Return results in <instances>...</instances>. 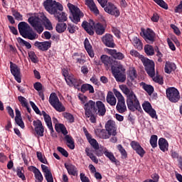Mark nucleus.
Masks as SVG:
<instances>
[{"label": "nucleus", "instance_id": "obj_17", "mask_svg": "<svg viewBox=\"0 0 182 182\" xmlns=\"http://www.w3.org/2000/svg\"><path fill=\"white\" fill-rule=\"evenodd\" d=\"M102 42L108 48H116L114 40H113V36L107 33L102 38Z\"/></svg>", "mask_w": 182, "mask_h": 182}, {"label": "nucleus", "instance_id": "obj_30", "mask_svg": "<svg viewBox=\"0 0 182 182\" xmlns=\"http://www.w3.org/2000/svg\"><path fill=\"white\" fill-rule=\"evenodd\" d=\"M42 115L43 116L45 122L47 124L49 130L51 132V133H53V126L52 125V118H50V116H49V114H48L44 111L42 112Z\"/></svg>", "mask_w": 182, "mask_h": 182}, {"label": "nucleus", "instance_id": "obj_14", "mask_svg": "<svg viewBox=\"0 0 182 182\" xmlns=\"http://www.w3.org/2000/svg\"><path fill=\"white\" fill-rule=\"evenodd\" d=\"M104 11L107 12V14H109V15H112L117 18V16H120V11L119 9L114 6V4L109 3L105 8Z\"/></svg>", "mask_w": 182, "mask_h": 182}, {"label": "nucleus", "instance_id": "obj_42", "mask_svg": "<svg viewBox=\"0 0 182 182\" xmlns=\"http://www.w3.org/2000/svg\"><path fill=\"white\" fill-rule=\"evenodd\" d=\"M55 130L58 133H62L64 136L68 134V130L66 129V127L62 124H55Z\"/></svg>", "mask_w": 182, "mask_h": 182}, {"label": "nucleus", "instance_id": "obj_44", "mask_svg": "<svg viewBox=\"0 0 182 182\" xmlns=\"http://www.w3.org/2000/svg\"><path fill=\"white\" fill-rule=\"evenodd\" d=\"M105 156L112 161V163H114L115 164H117V159H116V157H114V155L113 153L109 151L107 149H105L104 151Z\"/></svg>", "mask_w": 182, "mask_h": 182}, {"label": "nucleus", "instance_id": "obj_26", "mask_svg": "<svg viewBox=\"0 0 182 182\" xmlns=\"http://www.w3.org/2000/svg\"><path fill=\"white\" fill-rule=\"evenodd\" d=\"M18 31L21 36H24V35L31 29V26L29 24L25 21H22L18 25Z\"/></svg>", "mask_w": 182, "mask_h": 182}, {"label": "nucleus", "instance_id": "obj_56", "mask_svg": "<svg viewBox=\"0 0 182 182\" xmlns=\"http://www.w3.org/2000/svg\"><path fill=\"white\" fill-rule=\"evenodd\" d=\"M154 1L161 8H164V9H168V5L163 0H154Z\"/></svg>", "mask_w": 182, "mask_h": 182}, {"label": "nucleus", "instance_id": "obj_21", "mask_svg": "<svg viewBox=\"0 0 182 182\" xmlns=\"http://www.w3.org/2000/svg\"><path fill=\"white\" fill-rule=\"evenodd\" d=\"M41 170L44 173V177L48 182H53V176L50 168L46 165L41 164Z\"/></svg>", "mask_w": 182, "mask_h": 182}, {"label": "nucleus", "instance_id": "obj_38", "mask_svg": "<svg viewBox=\"0 0 182 182\" xmlns=\"http://www.w3.org/2000/svg\"><path fill=\"white\" fill-rule=\"evenodd\" d=\"M97 136H99L100 139H109L112 134L109 132L107 131V129H102L101 131H98L96 132Z\"/></svg>", "mask_w": 182, "mask_h": 182}, {"label": "nucleus", "instance_id": "obj_13", "mask_svg": "<svg viewBox=\"0 0 182 182\" xmlns=\"http://www.w3.org/2000/svg\"><path fill=\"white\" fill-rule=\"evenodd\" d=\"M34 130L38 137H43V133H45V127L42 124V122L39 119L34 120L33 122Z\"/></svg>", "mask_w": 182, "mask_h": 182}, {"label": "nucleus", "instance_id": "obj_52", "mask_svg": "<svg viewBox=\"0 0 182 182\" xmlns=\"http://www.w3.org/2000/svg\"><path fill=\"white\" fill-rule=\"evenodd\" d=\"M117 149H118L119 153H121L122 159L127 158V152L126 151V149H124L123 146H122V144L117 145Z\"/></svg>", "mask_w": 182, "mask_h": 182}, {"label": "nucleus", "instance_id": "obj_12", "mask_svg": "<svg viewBox=\"0 0 182 182\" xmlns=\"http://www.w3.org/2000/svg\"><path fill=\"white\" fill-rule=\"evenodd\" d=\"M84 110L85 116H90L92 113H96V102L93 100H90L89 102H86L84 105Z\"/></svg>", "mask_w": 182, "mask_h": 182}, {"label": "nucleus", "instance_id": "obj_8", "mask_svg": "<svg viewBox=\"0 0 182 182\" xmlns=\"http://www.w3.org/2000/svg\"><path fill=\"white\" fill-rule=\"evenodd\" d=\"M49 102L57 112H65L66 110V108H65V106H63V104H61L60 101H59V98L58 97V95H56L55 93H51L49 98Z\"/></svg>", "mask_w": 182, "mask_h": 182}, {"label": "nucleus", "instance_id": "obj_20", "mask_svg": "<svg viewBox=\"0 0 182 182\" xmlns=\"http://www.w3.org/2000/svg\"><path fill=\"white\" fill-rule=\"evenodd\" d=\"M11 65V73L13 74V75L15 77V80H16V82H18V83H21V70L19 69V68L18 67V65H16V64H14L12 63H10Z\"/></svg>", "mask_w": 182, "mask_h": 182}, {"label": "nucleus", "instance_id": "obj_46", "mask_svg": "<svg viewBox=\"0 0 182 182\" xmlns=\"http://www.w3.org/2000/svg\"><path fill=\"white\" fill-rule=\"evenodd\" d=\"M94 29L97 35H103V33H105V26H103L102 23H98L94 25Z\"/></svg>", "mask_w": 182, "mask_h": 182}, {"label": "nucleus", "instance_id": "obj_57", "mask_svg": "<svg viewBox=\"0 0 182 182\" xmlns=\"http://www.w3.org/2000/svg\"><path fill=\"white\" fill-rule=\"evenodd\" d=\"M28 56L31 62H33V63H38V57L36 56V54H35V52L33 51L28 52Z\"/></svg>", "mask_w": 182, "mask_h": 182}, {"label": "nucleus", "instance_id": "obj_60", "mask_svg": "<svg viewBox=\"0 0 182 182\" xmlns=\"http://www.w3.org/2000/svg\"><path fill=\"white\" fill-rule=\"evenodd\" d=\"M33 87L37 90V92H41L43 88V86L42 85V83L37 82L33 84Z\"/></svg>", "mask_w": 182, "mask_h": 182}, {"label": "nucleus", "instance_id": "obj_11", "mask_svg": "<svg viewBox=\"0 0 182 182\" xmlns=\"http://www.w3.org/2000/svg\"><path fill=\"white\" fill-rule=\"evenodd\" d=\"M141 35L143 36L144 39H145L147 43H153L156 39V34L154 31L150 28H141Z\"/></svg>", "mask_w": 182, "mask_h": 182}, {"label": "nucleus", "instance_id": "obj_19", "mask_svg": "<svg viewBox=\"0 0 182 182\" xmlns=\"http://www.w3.org/2000/svg\"><path fill=\"white\" fill-rule=\"evenodd\" d=\"M28 170L33 173L34 177L36 178L35 182L43 181V175H42V172H41V171H39L38 168L33 166H31L28 167Z\"/></svg>", "mask_w": 182, "mask_h": 182}, {"label": "nucleus", "instance_id": "obj_49", "mask_svg": "<svg viewBox=\"0 0 182 182\" xmlns=\"http://www.w3.org/2000/svg\"><path fill=\"white\" fill-rule=\"evenodd\" d=\"M144 52L148 56H153L154 55V48L149 44L145 45Z\"/></svg>", "mask_w": 182, "mask_h": 182}, {"label": "nucleus", "instance_id": "obj_63", "mask_svg": "<svg viewBox=\"0 0 182 182\" xmlns=\"http://www.w3.org/2000/svg\"><path fill=\"white\" fill-rule=\"evenodd\" d=\"M176 14H182V1L180 2L179 5L175 8Z\"/></svg>", "mask_w": 182, "mask_h": 182}, {"label": "nucleus", "instance_id": "obj_34", "mask_svg": "<svg viewBox=\"0 0 182 182\" xmlns=\"http://www.w3.org/2000/svg\"><path fill=\"white\" fill-rule=\"evenodd\" d=\"M177 69V66L174 63L166 62L165 64L164 70L166 73L170 74Z\"/></svg>", "mask_w": 182, "mask_h": 182}, {"label": "nucleus", "instance_id": "obj_16", "mask_svg": "<svg viewBox=\"0 0 182 182\" xmlns=\"http://www.w3.org/2000/svg\"><path fill=\"white\" fill-rule=\"evenodd\" d=\"M130 146L132 149H133V150H134V151H136V153L140 156V157H144V154H146V151H144V149L141 147L140 143H139L137 141H132Z\"/></svg>", "mask_w": 182, "mask_h": 182}, {"label": "nucleus", "instance_id": "obj_29", "mask_svg": "<svg viewBox=\"0 0 182 182\" xmlns=\"http://www.w3.org/2000/svg\"><path fill=\"white\" fill-rule=\"evenodd\" d=\"M65 167L70 176H76V174H77V168L76 166H75V165L70 163H65Z\"/></svg>", "mask_w": 182, "mask_h": 182}, {"label": "nucleus", "instance_id": "obj_64", "mask_svg": "<svg viewBox=\"0 0 182 182\" xmlns=\"http://www.w3.org/2000/svg\"><path fill=\"white\" fill-rule=\"evenodd\" d=\"M80 177L82 182H90V181L89 180V178H87L85 175V173H80Z\"/></svg>", "mask_w": 182, "mask_h": 182}, {"label": "nucleus", "instance_id": "obj_25", "mask_svg": "<svg viewBox=\"0 0 182 182\" xmlns=\"http://www.w3.org/2000/svg\"><path fill=\"white\" fill-rule=\"evenodd\" d=\"M84 133L91 146L95 149V150H99V143H97V141L96 139L92 138V135L89 134L87 132V129L86 128H84Z\"/></svg>", "mask_w": 182, "mask_h": 182}, {"label": "nucleus", "instance_id": "obj_53", "mask_svg": "<svg viewBox=\"0 0 182 182\" xmlns=\"http://www.w3.org/2000/svg\"><path fill=\"white\" fill-rule=\"evenodd\" d=\"M156 74L153 75V77L150 76V77H151L154 80V82H156V83H159V85H163L164 82H163V77H161L159 75H156Z\"/></svg>", "mask_w": 182, "mask_h": 182}, {"label": "nucleus", "instance_id": "obj_54", "mask_svg": "<svg viewBox=\"0 0 182 182\" xmlns=\"http://www.w3.org/2000/svg\"><path fill=\"white\" fill-rule=\"evenodd\" d=\"M157 135H152L150 139V144L153 149L157 147Z\"/></svg>", "mask_w": 182, "mask_h": 182}, {"label": "nucleus", "instance_id": "obj_7", "mask_svg": "<svg viewBox=\"0 0 182 182\" xmlns=\"http://www.w3.org/2000/svg\"><path fill=\"white\" fill-rule=\"evenodd\" d=\"M63 75L65 77V82H67L69 86H75V87H79L83 82L82 80H79L73 75H69V72L66 69L63 70Z\"/></svg>", "mask_w": 182, "mask_h": 182}, {"label": "nucleus", "instance_id": "obj_32", "mask_svg": "<svg viewBox=\"0 0 182 182\" xmlns=\"http://www.w3.org/2000/svg\"><path fill=\"white\" fill-rule=\"evenodd\" d=\"M160 150L167 151L168 150V141L164 138H160L158 141Z\"/></svg>", "mask_w": 182, "mask_h": 182}, {"label": "nucleus", "instance_id": "obj_15", "mask_svg": "<svg viewBox=\"0 0 182 182\" xmlns=\"http://www.w3.org/2000/svg\"><path fill=\"white\" fill-rule=\"evenodd\" d=\"M142 107L144 112H146V113H148V114H149V116H151L152 119H157V114L156 112V110L153 109L150 102L145 101L142 104Z\"/></svg>", "mask_w": 182, "mask_h": 182}, {"label": "nucleus", "instance_id": "obj_9", "mask_svg": "<svg viewBox=\"0 0 182 182\" xmlns=\"http://www.w3.org/2000/svg\"><path fill=\"white\" fill-rule=\"evenodd\" d=\"M141 59L149 76H154V75H156V70L154 69V62L146 57H141Z\"/></svg>", "mask_w": 182, "mask_h": 182}, {"label": "nucleus", "instance_id": "obj_1", "mask_svg": "<svg viewBox=\"0 0 182 182\" xmlns=\"http://www.w3.org/2000/svg\"><path fill=\"white\" fill-rule=\"evenodd\" d=\"M45 9L51 15H55L58 22H65L68 21V14L63 11V6L59 2L53 0H46L43 3Z\"/></svg>", "mask_w": 182, "mask_h": 182}, {"label": "nucleus", "instance_id": "obj_10", "mask_svg": "<svg viewBox=\"0 0 182 182\" xmlns=\"http://www.w3.org/2000/svg\"><path fill=\"white\" fill-rule=\"evenodd\" d=\"M166 97L172 103H177L180 100V92L176 87H168L166 89Z\"/></svg>", "mask_w": 182, "mask_h": 182}, {"label": "nucleus", "instance_id": "obj_43", "mask_svg": "<svg viewBox=\"0 0 182 182\" xmlns=\"http://www.w3.org/2000/svg\"><path fill=\"white\" fill-rule=\"evenodd\" d=\"M65 140L67 141L68 147L71 149V150H73V149H75V141L73 140V138L69 135H65Z\"/></svg>", "mask_w": 182, "mask_h": 182}, {"label": "nucleus", "instance_id": "obj_50", "mask_svg": "<svg viewBox=\"0 0 182 182\" xmlns=\"http://www.w3.org/2000/svg\"><path fill=\"white\" fill-rule=\"evenodd\" d=\"M17 42L19 45H21V46H26L27 49H31V48H32V45H31L29 42L22 39L21 38H17Z\"/></svg>", "mask_w": 182, "mask_h": 182}, {"label": "nucleus", "instance_id": "obj_55", "mask_svg": "<svg viewBox=\"0 0 182 182\" xmlns=\"http://www.w3.org/2000/svg\"><path fill=\"white\" fill-rule=\"evenodd\" d=\"M37 157L41 161V163H43V164H48V160H46V158L42 154V152H37Z\"/></svg>", "mask_w": 182, "mask_h": 182}, {"label": "nucleus", "instance_id": "obj_36", "mask_svg": "<svg viewBox=\"0 0 182 182\" xmlns=\"http://www.w3.org/2000/svg\"><path fill=\"white\" fill-rule=\"evenodd\" d=\"M140 86H141L142 89L149 95V96H151L153 95V92H154V87L150 85L146 84V82H141Z\"/></svg>", "mask_w": 182, "mask_h": 182}, {"label": "nucleus", "instance_id": "obj_22", "mask_svg": "<svg viewBox=\"0 0 182 182\" xmlns=\"http://www.w3.org/2000/svg\"><path fill=\"white\" fill-rule=\"evenodd\" d=\"M105 129L107 131H108L112 136H116L117 134L116 132V130L117 127H116V122L113 120H109L107 121V124H105Z\"/></svg>", "mask_w": 182, "mask_h": 182}, {"label": "nucleus", "instance_id": "obj_31", "mask_svg": "<svg viewBox=\"0 0 182 182\" xmlns=\"http://www.w3.org/2000/svg\"><path fill=\"white\" fill-rule=\"evenodd\" d=\"M84 46L85 50H87L89 56L90 58H95V52L93 51V48L92 47V45H90V43L89 42V39L86 38L85 40Z\"/></svg>", "mask_w": 182, "mask_h": 182}, {"label": "nucleus", "instance_id": "obj_37", "mask_svg": "<svg viewBox=\"0 0 182 182\" xmlns=\"http://www.w3.org/2000/svg\"><path fill=\"white\" fill-rule=\"evenodd\" d=\"M23 38L26 39H30V41H35V39H38V34L32 31L31 28L24 36Z\"/></svg>", "mask_w": 182, "mask_h": 182}, {"label": "nucleus", "instance_id": "obj_2", "mask_svg": "<svg viewBox=\"0 0 182 182\" xmlns=\"http://www.w3.org/2000/svg\"><path fill=\"white\" fill-rule=\"evenodd\" d=\"M28 22L38 32V33H42L43 32V26L42 23L44 22V25L48 31H52L53 27L52 23L42 13L36 14L34 16H31L28 18Z\"/></svg>", "mask_w": 182, "mask_h": 182}, {"label": "nucleus", "instance_id": "obj_3", "mask_svg": "<svg viewBox=\"0 0 182 182\" xmlns=\"http://www.w3.org/2000/svg\"><path fill=\"white\" fill-rule=\"evenodd\" d=\"M120 90L127 96V107L131 112H136V110H140V102L137 100V97L133 92V90L129 89L127 85H120L119 86Z\"/></svg>", "mask_w": 182, "mask_h": 182}, {"label": "nucleus", "instance_id": "obj_4", "mask_svg": "<svg viewBox=\"0 0 182 182\" xmlns=\"http://www.w3.org/2000/svg\"><path fill=\"white\" fill-rule=\"evenodd\" d=\"M67 6L71 14L70 19H71L72 22L74 23H79V22H80V19L85 16L83 11H81L77 6L73 5L70 3H68Z\"/></svg>", "mask_w": 182, "mask_h": 182}, {"label": "nucleus", "instance_id": "obj_47", "mask_svg": "<svg viewBox=\"0 0 182 182\" xmlns=\"http://www.w3.org/2000/svg\"><path fill=\"white\" fill-rule=\"evenodd\" d=\"M18 101L20 102L21 106H23V107H26L27 109V111L28 112V113H31V109L28 106V101L26 100V98H25L22 96H19L18 97Z\"/></svg>", "mask_w": 182, "mask_h": 182}, {"label": "nucleus", "instance_id": "obj_23", "mask_svg": "<svg viewBox=\"0 0 182 182\" xmlns=\"http://www.w3.org/2000/svg\"><path fill=\"white\" fill-rule=\"evenodd\" d=\"M105 52H107L108 55H111L114 59H117L118 60H123V59H124V54L117 52L115 49L107 48Z\"/></svg>", "mask_w": 182, "mask_h": 182}, {"label": "nucleus", "instance_id": "obj_35", "mask_svg": "<svg viewBox=\"0 0 182 182\" xmlns=\"http://www.w3.org/2000/svg\"><path fill=\"white\" fill-rule=\"evenodd\" d=\"M95 105L97 106L99 115L105 116V114H106V107L105 106V104H103L102 101H97Z\"/></svg>", "mask_w": 182, "mask_h": 182}, {"label": "nucleus", "instance_id": "obj_51", "mask_svg": "<svg viewBox=\"0 0 182 182\" xmlns=\"http://www.w3.org/2000/svg\"><path fill=\"white\" fill-rule=\"evenodd\" d=\"M66 28H68V26L65 23H58L56 26V31L58 32V33H63L64 31H66Z\"/></svg>", "mask_w": 182, "mask_h": 182}, {"label": "nucleus", "instance_id": "obj_6", "mask_svg": "<svg viewBox=\"0 0 182 182\" xmlns=\"http://www.w3.org/2000/svg\"><path fill=\"white\" fill-rule=\"evenodd\" d=\"M111 70L112 75L114 77H115L117 82H121L123 83V82L126 81V69L123 68V65H113Z\"/></svg>", "mask_w": 182, "mask_h": 182}, {"label": "nucleus", "instance_id": "obj_62", "mask_svg": "<svg viewBox=\"0 0 182 182\" xmlns=\"http://www.w3.org/2000/svg\"><path fill=\"white\" fill-rule=\"evenodd\" d=\"M13 15L17 21H22V15H21V14H19V12L14 11Z\"/></svg>", "mask_w": 182, "mask_h": 182}, {"label": "nucleus", "instance_id": "obj_58", "mask_svg": "<svg viewBox=\"0 0 182 182\" xmlns=\"http://www.w3.org/2000/svg\"><path fill=\"white\" fill-rule=\"evenodd\" d=\"M100 59L102 63H104V65H109V62L110 61V57L106 55H102Z\"/></svg>", "mask_w": 182, "mask_h": 182}, {"label": "nucleus", "instance_id": "obj_5", "mask_svg": "<svg viewBox=\"0 0 182 182\" xmlns=\"http://www.w3.org/2000/svg\"><path fill=\"white\" fill-rule=\"evenodd\" d=\"M112 92L118 100L117 107H116V109L118 113L123 114V113H125V112H127V107H126V102L124 101V97H123V95H122V92L115 88L112 90Z\"/></svg>", "mask_w": 182, "mask_h": 182}, {"label": "nucleus", "instance_id": "obj_61", "mask_svg": "<svg viewBox=\"0 0 182 182\" xmlns=\"http://www.w3.org/2000/svg\"><path fill=\"white\" fill-rule=\"evenodd\" d=\"M57 150H58V151L60 153H61V154H63V156H64V157H68V156H69V154L66 151V150H65V149H63L60 146H58L57 148Z\"/></svg>", "mask_w": 182, "mask_h": 182}, {"label": "nucleus", "instance_id": "obj_45", "mask_svg": "<svg viewBox=\"0 0 182 182\" xmlns=\"http://www.w3.org/2000/svg\"><path fill=\"white\" fill-rule=\"evenodd\" d=\"M62 116L67 120V122H68V123H75V117L73 114L69 112H63Z\"/></svg>", "mask_w": 182, "mask_h": 182}, {"label": "nucleus", "instance_id": "obj_18", "mask_svg": "<svg viewBox=\"0 0 182 182\" xmlns=\"http://www.w3.org/2000/svg\"><path fill=\"white\" fill-rule=\"evenodd\" d=\"M82 28L89 33V35H94L95 33V21L90 20L89 21H83L82 23Z\"/></svg>", "mask_w": 182, "mask_h": 182}, {"label": "nucleus", "instance_id": "obj_48", "mask_svg": "<svg viewBox=\"0 0 182 182\" xmlns=\"http://www.w3.org/2000/svg\"><path fill=\"white\" fill-rule=\"evenodd\" d=\"M136 77H137L136 69H134V68H130L128 71V78L130 79V80H134Z\"/></svg>", "mask_w": 182, "mask_h": 182}, {"label": "nucleus", "instance_id": "obj_28", "mask_svg": "<svg viewBox=\"0 0 182 182\" xmlns=\"http://www.w3.org/2000/svg\"><path fill=\"white\" fill-rule=\"evenodd\" d=\"M15 112H16L15 122L16 124H18V126H19L21 129H25V124L22 120V117L21 116V112L18 108H16Z\"/></svg>", "mask_w": 182, "mask_h": 182}, {"label": "nucleus", "instance_id": "obj_24", "mask_svg": "<svg viewBox=\"0 0 182 182\" xmlns=\"http://www.w3.org/2000/svg\"><path fill=\"white\" fill-rule=\"evenodd\" d=\"M52 45V43L50 41H43V42H39V41H36L34 43V46L36 48H38L39 50H48L49 48H50Z\"/></svg>", "mask_w": 182, "mask_h": 182}, {"label": "nucleus", "instance_id": "obj_33", "mask_svg": "<svg viewBox=\"0 0 182 182\" xmlns=\"http://www.w3.org/2000/svg\"><path fill=\"white\" fill-rule=\"evenodd\" d=\"M106 100L107 102L110 105V106H116V103H117V100H116V97H114V95H113L112 91L108 92Z\"/></svg>", "mask_w": 182, "mask_h": 182}, {"label": "nucleus", "instance_id": "obj_41", "mask_svg": "<svg viewBox=\"0 0 182 182\" xmlns=\"http://www.w3.org/2000/svg\"><path fill=\"white\" fill-rule=\"evenodd\" d=\"M89 91L90 93H95V88H93V86L90 84H83L81 86V92L82 93H86V92Z\"/></svg>", "mask_w": 182, "mask_h": 182}, {"label": "nucleus", "instance_id": "obj_40", "mask_svg": "<svg viewBox=\"0 0 182 182\" xmlns=\"http://www.w3.org/2000/svg\"><path fill=\"white\" fill-rule=\"evenodd\" d=\"M85 153L87 156H88V157H90V159L92 160V161L95 163V164H97V163H99V159H97V157L95 156V154H93V151L90 150V149L86 148Z\"/></svg>", "mask_w": 182, "mask_h": 182}, {"label": "nucleus", "instance_id": "obj_59", "mask_svg": "<svg viewBox=\"0 0 182 182\" xmlns=\"http://www.w3.org/2000/svg\"><path fill=\"white\" fill-rule=\"evenodd\" d=\"M130 55L132 56H134V58H139L141 60V58H144V56L143 55H141L140 53H139V52H137L136 50H132L130 52H129Z\"/></svg>", "mask_w": 182, "mask_h": 182}, {"label": "nucleus", "instance_id": "obj_27", "mask_svg": "<svg viewBox=\"0 0 182 182\" xmlns=\"http://www.w3.org/2000/svg\"><path fill=\"white\" fill-rule=\"evenodd\" d=\"M85 4L89 7L91 12H93L95 15H99V9L93 0H85Z\"/></svg>", "mask_w": 182, "mask_h": 182}, {"label": "nucleus", "instance_id": "obj_39", "mask_svg": "<svg viewBox=\"0 0 182 182\" xmlns=\"http://www.w3.org/2000/svg\"><path fill=\"white\" fill-rule=\"evenodd\" d=\"M131 41L132 42L134 46L139 50H141V49H143V43H141L140 39H139L137 37L131 38Z\"/></svg>", "mask_w": 182, "mask_h": 182}]
</instances>
